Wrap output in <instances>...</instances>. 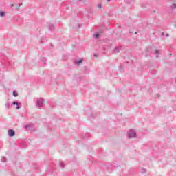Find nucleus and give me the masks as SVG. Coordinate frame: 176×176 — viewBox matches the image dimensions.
Returning <instances> with one entry per match:
<instances>
[{
  "instance_id": "1",
  "label": "nucleus",
  "mask_w": 176,
  "mask_h": 176,
  "mask_svg": "<svg viewBox=\"0 0 176 176\" xmlns=\"http://www.w3.org/2000/svg\"><path fill=\"white\" fill-rule=\"evenodd\" d=\"M34 101H36V108H42L43 107V102L45 101V99H43V98H35Z\"/></svg>"
},
{
  "instance_id": "10",
  "label": "nucleus",
  "mask_w": 176,
  "mask_h": 176,
  "mask_svg": "<svg viewBox=\"0 0 176 176\" xmlns=\"http://www.w3.org/2000/svg\"><path fill=\"white\" fill-rule=\"evenodd\" d=\"M155 54H157V55H156V57H157H157H159V54H160V51H159V50H155Z\"/></svg>"
},
{
  "instance_id": "16",
  "label": "nucleus",
  "mask_w": 176,
  "mask_h": 176,
  "mask_svg": "<svg viewBox=\"0 0 176 176\" xmlns=\"http://www.w3.org/2000/svg\"><path fill=\"white\" fill-rule=\"evenodd\" d=\"M142 173H146V169L142 168Z\"/></svg>"
},
{
  "instance_id": "11",
  "label": "nucleus",
  "mask_w": 176,
  "mask_h": 176,
  "mask_svg": "<svg viewBox=\"0 0 176 176\" xmlns=\"http://www.w3.org/2000/svg\"><path fill=\"white\" fill-rule=\"evenodd\" d=\"M32 127V125L31 124H27L24 126V129H31Z\"/></svg>"
},
{
  "instance_id": "8",
  "label": "nucleus",
  "mask_w": 176,
  "mask_h": 176,
  "mask_svg": "<svg viewBox=\"0 0 176 176\" xmlns=\"http://www.w3.org/2000/svg\"><path fill=\"white\" fill-rule=\"evenodd\" d=\"M49 30H50V31H54V25H50Z\"/></svg>"
},
{
  "instance_id": "14",
  "label": "nucleus",
  "mask_w": 176,
  "mask_h": 176,
  "mask_svg": "<svg viewBox=\"0 0 176 176\" xmlns=\"http://www.w3.org/2000/svg\"><path fill=\"white\" fill-rule=\"evenodd\" d=\"M0 16H1V17H3L5 16V12L1 11L0 12Z\"/></svg>"
},
{
  "instance_id": "12",
  "label": "nucleus",
  "mask_w": 176,
  "mask_h": 176,
  "mask_svg": "<svg viewBox=\"0 0 176 176\" xmlns=\"http://www.w3.org/2000/svg\"><path fill=\"white\" fill-rule=\"evenodd\" d=\"M94 37L97 38H100V34L99 33H96L94 34Z\"/></svg>"
},
{
  "instance_id": "13",
  "label": "nucleus",
  "mask_w": 176,
  "mask_h": 176,
  "mask_svg": "<svg viewBox=\"0 0 176 176\" xmlns=\"http://www.w3.org/2000/svg\"><path fill=\"white\" fill-rule=\"evenodd\" d=\"M13 96H14V97H17L19 96V94L17 93V91H13Z\"/></svg>"
},
{
  "instance_id": "4",
  "label": "nucleus",
  "mask_w": 176,
  "mask_h": 176,
  "mask_svg": "<svg viewBox=\"0 0 176 176\" xmlns=\"http://www.w3.org/2000/svg\"><path fill=\"white\" fill-rule=\"evenodd\" d=\"M120 50H122L121 47H116L113 51V53H114V54H116V53H119L120 52Z\"/></svg>"
},
{
  "instance_id": "3",
  "label": "nucleus",
  "mask_w": 176,
  "mask_h": 176,
  "mask_svg": "<svg viewBox=\"0 0 176 176\" xmlns=\"http://www.w3.org/2000/svg\"><path fill=\"white\" fill-rule=\"evenodd\" d=\"M9 137H14L16 135V132H14V130L10 129L8 131Z\"/></svg>"
},
{
  "instance_id": "25",
  "label": "nucleus",
  "mask_w": 176,
  "mask_h": 176,
  "mask_svg": "<svg viewBox=\"0 0 176 176\" xmlns=\"http://www.w3.org/2000/svg\"><path fill=\"white\" fill-rule=\"evenodd\" d=\"M11 8H13V4H11Z\"/></svg>"
},
{
  "instance_id": "21",
  "label": "nucleus",
  "mask_w": 176,
  "mask_h": 176,
  "mask_svg": "<svg viewBox=\"0 0 176 176\" xmlns=\"http://www.w3.org/2000/svg\"><path fill=\"white\" fill-rule=\"evenodd\" d=\"M166 36H167V37L170 36V34H166Z\"/></svg>"
},
{
  "instance_id": "6",
  "label": "nucleus",
  "mask_w": 176,
  "mask_h": 176,
  "mask_svg": "<svg viewBox=\"0 0 176 176\" xmlns=\"http://www.w3.org/2000/svg\"><path fill=\"white\" fill-rule=\"evenodd\" d=\"M6 107L8 109H10V108H12V107H13V104L10 103V102H7L6 103Z\"/></svg>"
},
{
  "instance_id": "20",
  "label": "nucleus",
  "mask_w": 176,
  "mask_h": 176,
  "mask_svg": "<svg viewBox=\"0 0 176 176\" xmlns=\"http://www.w3.org/2000/svg\"><path fill=\"white\" fill-rule=\"evenodd\" d=\"M23 5V3H21L19 5V6L20 7V6H21Z\"/></svg>"
},
{
  "instance_id": "19",
  "label": "nucleus",
  "mask_w": 176,
  "mask_h": 176,
  "mask_svg": "<svg viewBox=\"0 0 176 176\" xmlns=\"http://www.w3.org/2000/svg\"><path fill=\"white\" fill-rule=\"evenodd\" d=\"M101 6H102L101 4L98 5V8H101Z\"/></svg>"
},
{
  "instance_id": "15",
  "label": "nucleus",
  "mask_w": 176,
  "mask_h": 176,
  "mask_svg": "<svg viewBox=\"0 0 176 176\" xmlns=\"http://www.w3.org/2000/svg\"><path fill=\"white\" fill-rule=\"evenodd\" d=\"M1 162H2L3 163H6V157H3L2 159H1Z\"/></svg>"
},
{
  "instance_id": "7",
  "label": "nucleus",
  "mask_w": 176,
  "mask_h": 176,
  "mask_svg": "<svg viewBox=\"0 0 176 176\" xmlns=\"http://www.w3.org/2000/svg\"><path fill=\"white\" fill-rule=\"evenodd\" d=\"M59 166H60V167H61L62 168H64L65 167V164H64L63 162L60 161V162H59Z\"/></svg>"
},
{
  "instance_id": "24",
  "label": "nucleus",
  "mask_w": 176,
  "mask_h": 176,
  "mask_svg": "<svg viewBox=\"0 0 176 176\" xmlns=\"http://www.w3.org/2000/svg\"><path fill=\"white\" fill-rule=\"evenodd\" d=\"M43 60H46V58H43Z\"/></svg>"
},
{
  "instance_id": "9",
  "label": "nucleus",
  "mask_w": 176,
  "mask_h": 176,
  "mask_svg": "<svg viewBox=\"0 0 176 176\" xmlns=\"http://www.w3.org/2000/svg\"><path fill=\"white\" fill-rule=\"evenodd\" d=\"M82 63H83V60H76V62H75V63L76 64H78V65H79V64H82Z\"/></svg>"
},
{
  "instance_id": "17",
  "label": "nucleus",
  "mask_w": 176,
  "mask_h": 176,
  "mask_svg": "<svg viewBox=\"0 0 176 176\" xmlns=\"http://www.w3.org/2000/svg\"><path fill=\"white\" fill-rule=\"evenodd\" d=\"M142 8H146V4H142Z\"/></svg>"
},
{
  "instance_id": "26",
  "label": "nucleus",
  "mask_w": 176,
  "mask_h": 176,
  "mask_svg": "<svg viewBox=\"0 0 176 176\" xmlns=\"http://www.w3.org/2000/svg\"><path fill=\"white\" fill-rule=\"evenodd\" d=\"M78 28H80V25H78Z\"/></svg>"
},
{
  "instance_id": "23",
  "label": "nucleus",
  "mask_w": 176,
  "mask_h": 176,
  "mask_svg": "<svg viewBox=\"0 0 176 176\" xmlns=\"http://www.w3.org/2000/svg\"><path fill=\"white\" fill-rule=\"evenodd\" d=\"M107 2H111V0H107Z\"/></svg>"
},
{
  "instance_id": "5",
  "label": "nucleus",
  "mask_w": 176,
  "mask_h": 176,
  "mask_svg": "<svg viewBox=\"0 0 176 176\" xmlns=\"http://www.w3.org/2000/svg\"><path fill=\"white\" fill-rule=\"evenodd\" d=\"M12 105H16V109H20V106H19V105H21V103H20V102H19L14 101V102H12Z\"/></svg>"
},
{
  "instance_id": "28",
  "label": "nucleus",
  "mask_w": 176,
  "mask_h": 176,
  "mask_svg": "<svg viewBox=\"0 0 176 176\" xmlns=\"http://www.w3.org/2000/svg\"><path fill=\"white\" fill-rule=\"evenodd\" d=\"M119 68H120H120H121L120 66L119 67Z\"/></svg>"
},
{
  "instance_id": "2",
  "label": "nucleus",
  "mask_w": 176,
  "mask_h": 176,
  "mask_svg": "<svg viewBox=\"0 0 176 176\" xmlns=\"http://www.w3.org/2000/svg\"><path fill=\"white\" fill-rule=\"evenodd\" d=\"M135 137H137L135 131L131 129L128 131V138H135Z\"/></svg>"
},
{
  "instance_id": "22",
  "label": "nucleus",
  "mask_w": 176,
  "mask_h": 176,
  "mask_svg": "<svg viewBox=\"0 0 176 176\" xmlns=\"http://www.w3.org/2000/svg\"><path fill=\"white\" fill-rule=\"evenodd\" d=\"M162 36H163L164 35V32H162Z\"/></svg>"
},
{
  "instance_id": "27",
  "label": "nucleus",
  "mask_w": 176,
  "mask_h": 176,
  "mask_svg": "<svg viewBox=\"0 0 176 176\" xmlns=\"http://www.w3.org/2000/svg\"><path fill=\"white\" fill-rule=\"evenodd\" d=\"M94 56H95L96 57H97V55L95 54Z\"/></svg>"
},
{
  "instance_id": "18",
  "label": "nucleus",
  "mask_w": 176,
  "mask_h": 176,
  "mask_svg": "<svg viewBox=\"0 0 176 176\" xmlns=\"http://www.w3.org/2000/svg\"><path fill=\"white\" fill-rule=\"evenodd\" d=\"M172 8H173L174 9H176V4L175 3L173 4Z\"/></svg>"
}]
</instances>
